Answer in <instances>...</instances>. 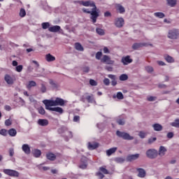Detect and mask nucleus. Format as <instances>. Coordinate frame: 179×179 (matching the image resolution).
I'll return each instance as SVG.
<instances>
[{"mask_svg": "<svg viewBox=\"0 0 179 179\" xmlns=\"http://www.w3.org/2000/svg\"><path fill=\"white\" fill-rule=\"evenodd\" d=\"M145 45V43H134L133 45V48L134 50H138V48H141Z\"/></svg>", "mask_w": 179, "mask_h": 179, "instance_id": "nucleus-26", "label": "nucleus"}, {"mask_svg": "<svg viewBox=\"0 0 179 179\" xmlns=\"http://www.w3.org/2000/svg\"><path fill=\"white\" fill-rule=\"evenodd\" d=\"M116 27H122L124 26V18H117L115 21Z\"/></svg>", "mask_w": 179, "mask_h": 179, "instance_id": "nucleus-13", "label": "nucleus"}, {"mask_svg": "<svg viewBox=\"0 0 179 179\" xmlns=\"http://www.w3.org/2000/svg\"><path fill=\"white\" fill-rule=\"evenodd\" d=\"M103 83L106 86H108V85H110V80L108 78H105L103 80Z\"/></svg>", "mask_w": 179, "mask_h": 179, "instance_id": "nucleus-51", "label": "nucleus"}, {"mask_svg": "<svg viewBox=\"0 0 179 179\" xmlns=\"http://www.w3.org/2000/svg\"><path fill=\"white\" fill-rule=\"evenodd\" d=\"M45 59L48 62H52L55 61V57L52 56L51 54H48L45 55Z\"/></svg>", "mask_w": 179, "mask_h": 179, "instance_id": "nucleus-21", "label": "nucleus"}, {"mask_svg": "<svg viewBox=\"0 0 179 179\" xmlns=\"http://www.w3.org/2000/svg\"><path fill=\"white\" fill-rule=\"evenodd\" d=\"M17 134V131H16V129H11L8 131V135H10V136H16Z\"/></svg>", "mask_w": 179, "mask_h": 179, "instance_id": "nucleus-30", "label": "nucleus"}, {"mask_svg": "<svg viewBox=\"0 0 179 179\" xmlns=\"http://www.w3.org/2000/svg\"><path fill=\"white\" fill-rule=\"evenodd\" d=\"M171 125L176 128H179V119H177L173 122L171 123Z\"/></svg>", "mask_w": 179, "mask_h": 179, "instance_id": "nucleus-32", "label": "nucleus"}, {"mask_svg": "<svg viewBox=\"0 0 179 179\" xmlns=\"http://www.w3.org/2000/svg\"><path fill=\"white\" fill-rule=\"evenodd\" d=\"M101 61L104 64H108V65H113L114 64V61L111 60V58L107 55H104Z\"/></svg>", "mask_w": 179, "mask_h": 179, "instance_id": "nucleus-9", "label": "nucleus"}, {"mask_svg": "<svg viewBox=\"0 0 179 179\" xmlns=\"http://www.w3.org/2000/svg\"><path fill=\"white\" fill-rule=\"evenodd\" d=\"M146 156L149 159H155V157H157V151L154 149H150L146 152Z\"/></svg>", "mask_w": 179, "mask_h": 179, "instance_id": "nucleus-6", "label": "nucleus"}, {"mask_svg": "<svg viewBox=\"0 0 179 179\" xmlns=\"http://www.w3.org/2000/svg\"><path fill=\"white\" fill-rule=\"evenodd\" d=\"M116 135L119 136V138H122L123 139H125L126 141H132L134 139V136H130L128 133L122 132L120 131H117L116 132Z\"/></svg>", "mask_w": 179, "mask_h": 179, "instance_id": "nucleus-4", "label": "nucleus"}, {"mask_svg": "<svg viewBox=\"0 0 179 179\" xmlns=\"http://www.w3.org/2000/svg\"><path fill=\"white\" fill-rule=\"evenodd\" d=\"M46 110H49V111H56V113H59V114H62L64 113V109L59 107L51 108V106H45Z\"/></svg>", "mask_w": 179, "mask_h": 179, "instance_id": "nucleus-10", "label": "nucleus"}, {"mask_svg": "<svg viewBox=\"0 0 179 179\" xmlns=\"http://www.w3.org/2000/svg\"><path fill=\"white\" fill-rule=\"evenodd\" d=\"M9 155L10 156H13V155H15V151H13V149H10L9 150Z\"/></svg>", "mask_w": 179, "mask_h": 179, "instance_id": "nucleus-60", "label": "nucleus"}, {"mask_svg": "<svg viewBox=\"0 0 179 179\" xmlns=\"http://www.w3.org/2000/svg\"><path fill=\"white\" fill-rule=\"evenodd\" d=\"M147 100L148 101H155L156 100V97L155 96H148L147 98Z\"/></svg>", "mask_w": 179, "mask_h": 179, "instance_id": "nucleus-50", "label": "nucleus"}, {"mask_svg": "<svg viewBox=\"0 0 179 179\" xmlns=\"http://www.w3.org/2000/svg\"><path fill=\"white\" fill-rule=\"evenodd\" d=\"M103 52L105 54H108V52H110V50H108V48H107V47L103 48Z\"/></svg>", "mask_w": 179, "mask_h": 179, "instance_id": "nucleus-59", "label": "nucleus"}, {"mask_svg": "<svg viewBox=\"0 0 179 179\" xmlns=\"http://www.w3.org/2000/svg\"><path fill=\"white\" fill-rule=\"evenodd\" d=\"M155 16H156V17H159V19H163V17H164V13H154Z\"/></svg>", "mask_w": 179, "mask_h": 179, "instance_id": "nucleus-33", "label": "nucleus"}, {"mask_svg": "<svg viewBox=\"0 0 179 179\" xmlns=\"http://www.w3.org/2000/svg\"><path fill=\"white\" fill-rule=\"evenodd\" d=\"M138 135H139L140 138H145V136H146V133H145L143 131H140Z\"/></svg>", "mask_w": 179, "mask_h": 179, "instance_id": "nucleus-53", "label": "nucleus"}, {"mask_svg": "<svg viewBox=\"0 0 179 179\" xmlns=\"http://www.w3.org/2000/svg\"><path fill=\"white\" fill-rule=\"evenodd\" d=\"M48 30L51 33H57V31H59L61 30V27H59L58 25H55V26L49 27Z\"/></svg>", "mask_w": 179, "mask_h": 179, "instance_id": "nucleus-15", "label": "nucleus"}, {"mask_svg": "<svg viewBox=\"0 0 179 179\" xmlns=\"http://www.w3.org/2000/svg\"><path fill=\"white\" fill-rule=\"evenodd\" d=\"M86 100L88 103H92V101H93V95H89V94L85 93L82 96L80 101L85 103Z\"/></svg>", "mask_w": 179, "mask_h": 179, "instance_id": "nucleus-7", "label": "nucleus"}, {"mask_svg": "<svg viewBox=\"0 0 179 179\" xmlns=\"http://www.w3.org/2000/svg\"><path fill=\"white\" fill-rule=\"evenodd\" d=\"M20 16L21 17H24L26 16V10L24 8H21L20 11Z\"/></svg>", "mask_w": 179, "mask_h": 179, "instance_id": "nucleus-37", "label": "nucleus"}, {"mask_svg": "<svg viewBox=\"0 0 179 179\" xmlns=\"http://www.w3.org/2000/svg\"><path fill=\"white\" fill-rule=\"evenodd\" d=\"M145 71L147 72H148V73H150L153 72V67H152L150 66H145Z\"/></svg>", "mask_w": 179, "mask_h": 179, "instance_id": "nucleus-39", "label": "nucleus"}, {"mask_svg": "<svg viewBox=\"0 0 179 179\" xmlns=\"http://www.w3.org/2000/svg\"><path fill=\"white\" fill-rule=\"evenodd\" d=\"M115 152H117V148H113L106 151V155L108 156H111V155H113V153H115Z\"/></svg>", "mask_w": 179, "mask_h": 179, "instance_id": "nucleus-25", "label": "nucleus"}, {"mask_svg": "<svg viewBox=\"0 0 179 179\" xmlns=\"http://www.w3.org/2000/svg\"><path fill=\"white\" fill-rule=\"evenodd\" d=\"M0 135H3V136H6L8 135V131L5 129H2L0 130Z\"/></svg>", "mask_w": 179, "mask_h": 179, "instance_id": "nucleus-38", "label": "nucleus"}, {"mask_svg": "<svg viewBox=\"0 0 179 179\" xmlns=\"http://www.w3.org/2000/svg\"><path fill=\"white\" fill-rule=\"evenodd\" d=\"M75 48L78 50V51H83V46L79 43H75Z\"/></svg>", "mask_w": 179, "mask_h": 179, "instance_id": "nucleus-29", "label": "nucleus"}, {"mask_svg": "<svg viewBox=\"0 0 179 179\" xmlns=\"http://www.w3.org/2000/svg\"><path fill=\"white\" fill-rule=\"evenodd\" d=\"M106 69H107V71H108L109 72H112V71H113V67L107 66V67L106 68Z\"/></svg>", "mask_w": 179, "mask_h": 179, "instance_id": "nucleus-64", "label": "nucleus"}, {"mask_svg": "<svg viewBox=\"0 0 179 179\" xmlns=\"http://www.w3.org/2000/svg\"><path fill=\"white\" fill-rule=\"evenodd\" d=\"M5 125H6V127H9L10 125H12V121H10V120H6L5 121Z\"/></svg>", "mask_w": 179, "mask_h": 179, "instance_id": "nucleus-49", "label": "nucleus"}, {"mask_svg": "<svg viewBox=\"0 0 179 179\" xmlns=\"http://www.w3.org/2000/svg\"><path fill=\"white\" fill-rule=\"evenodd\" d=\"M116 9L117 10H119L120 13H124V12H125V8L120 4L116 6Z\"/></svg>", "mask_w": 179, "mask_h": 179, "instance_id": "nucleus-28", "label": "nucleus"}, {"mask_svg": "<svg viewBox=\"0 0 179 179\" xmlns=\"http://www.w3.org/2000/svg\"><path fill=\"white\" fill-rule=\"evenodd\" d=\"M117 122L119 125H124V124H125V121L124 120V119L121 118L117 119Z\"/></svg>", "mask_w": 179, "mask_h": 179, "instance_id": "nucleus-43", "label": "nucleus"}, {"mask_svg": "<svg viewBox=\"0 0 179 179\" xmlns=\"http://www.w3.org/2000/svg\"><path fill=\"white\" fill-rule=\"evenodd\" d=\"M166 152H167V150L166 149V148L163 146H161L159 148V156H164V155L166 154Z\"/></svg>", "mask_w": 179, "mask_h": 179, "instance_id": "nucleus-24", "label": "nucleus"}, {"mask_svg": "<svg viewBox=\"0 0 179 179\" xmlns=\"http://www.w3.org/2000/svg\"><path fill=\"white\" fill-rule=\"evenodd\" d=\"M99 171H101V173H103V174H108V170H107V166H101L99 168Z\"/></svg>", "mask_w": 179, "mask_h": 179, "instance_id": "nucleus-27", "label": "nucleus"}, {"mask_svg": "<svg viewBox=\"0 0 179 179\" xmlns=\"http://www.w3.org/2000/svg\"><path fill=\"white\" fill-rule=\"evenodd\" d=\"M167 5L171 8H174L177 5V0H166Z\"/></svg>", "mask_w": 179, "mask_h": 179, "instance_id": "nucleus-23", "label": "nucleus"}, {"mask_svg": "<svg viewBox=\"0 0 179 179\" xmlns=\"http://www.w3.org/2000/svg\"><path fill=\"white\" fill-rule=\"evenodd\" d=\"M97 148H99V143H88V149H90V150H93L94 149H97Z\"/></svg>", "mask_w": 179, "mask_h": 179, "instance_id": "nucleus-17", "label": "nucleus"}, {"mask_svg": "<svg viewBox=\"0 0 179 179\" xmlns=\"http://www.w3.org/2000/svg\"><path fill=\"white\" fill-rule=\"evenodd\" d=\"M15 69L17 72H22V71H23V66L22 65L17 66Z\"/></svg>", "mask_w": 179, "mask_h": 179, "instance_id": "nucleus-45", "label": "nucleus"}, {"mask_svg": "<svg viewBox=\"0 0 179 179\" xmlns=\"http://www.w3.org/2000/svg\"><path fill=\"white\" fill-rule=\"evenodd\" d=\"M23 152L26 153V155H30V147L27 144H24L22 148Z\"/></svg>", "mask_w": 179, "mask_h": 179, "instance_id": "nucleus-18", "label": "nucleus"}, {"mask_svg": "<svg viewBox=\"0 0 179 179\" xmlns=\"http://www.w3.org/2000/svg\"><path fill=\"white\" fill-rule=\"evenodd\" d=\"M136 170L138 173V177L140 178H145V177H146V171H145V169L142 168H138Z\"/></svg>", "mask_w": 179, "mask_h": 179, "instance_id": "nucleus-11", "label": "nucleus"}, {"mask_svg": "<svg viewBox=\"0 0 179 179\" xmlns=\"http://www.w3.org/2000/svg\"><path fill=\"white\" fill-rule=\"evenodd\" d=\"M80 3L83 6H90L91 8H92V11L86 8H83V12H84L85 13H90L91 19L93 23H96L97 20V17L99 16V11L97 10V7H96V5L94 4V2H93L92 1H80Z\"/></svg>", "mask_w": 179, "mask_h": 179, "instance_id": "nucleus-1", "label": "nucleus"}, {"mask_svg": "<svg viewBox=\"0 0 179 179\" xmlns=\"http://www.w3.org/2000/svg\"><path fill=\"white\" fill-rule=\"evenodd\" d=\"M96 176H97L98 177H99L100 179H103V178L104 177V176L101 173V172H97L96 173Z\"/></svg>", "mask_w": 179, "mask_h": 179, "instance_id": "nucleus-54", "label": "nucleus"}, {"mask_svg": "<svg viewBox=\"0 0 179 179\" xmlns=\"http://www.w3.org/2000/svg\"><path fill=\"white\" fill-rule=\"evenodd\" d=\"M34 155L35 157H40V156H41V151H40V150H34Z\"/></svg>", "mask_w": 179, "mask_h": 179, "instance_id": "nucleus-31", "label": "nucleus"}, {"mask_svg": "<svg viewBox=\"0 0 179 179\" xmlns=\"http://www.w3.org/2000/svg\"><path fill=\"white\" fill-rule=\"evenodd\" d=\"M3 173L10 177H19V172L12 169H4Z\"/></svg>", "mask_w": 179, "mask_h": 179, "instance_id": "nucleus-5", "label": "nucleus"}, {"mask_svg": "<svg viewBox=\"0 0 179 179\" xmlns=\"http://www.w3.org/2000/svg\"><path fill=\"white\" fill-rule=\"evenodd\" d=\"M90 84L91 86H97V82H96L94 80H90Z\"/></svg>", "mask_w": 179, "mask_h": 179, "instance_id": "nucleus-47", "label": "nucleus"}, {"mask_svg": "<svg viewBox=\"0 0 179 179\" xmlns=\"http://www.w3.org/2000/svg\"><path fill=\"white\" fill-rule=\"evenodd\" d=\"M101 55H103V54L101 53V52H98L96 54V59H100L101 58Z\"/></svg>", "mask_w": 179, "mask_h": 179, "instance_id": "nucleus-48", "label": "nucleus"}, {"mask_svg": "<svg viewBox=\"0 0 179 179\" xmlns=\"http://www.w3.org/2000/svg\"><path fill=\"white\" fill-rule=\"evenodd\" d=\"M108 78H109L110 79H112L113 80H115V76L113 75V74H109L108 76Z\"/></svg>", "mask_w": 179, "mask_h": 179, "instance_id": "nucleus-58", "label": "nucleus"}, {"mask_svg": "<svg viewBox=\"0 0 179 179\" xmlns=\"http://www.w3.org/2000/svg\"><path fill=\"white\" fill-rule=\"evenodd\" d=\"M173 136H174V134H173V132L168 133L167 138H169V139H171V138H173Z\"/></svg>", "mask_w": 179, "mask_h": 179, "instance_id": "nucleus-57", "label": "nucleus"}, {"mask_svg": "<svg viewBox=\"0 0 179 179\" xmlns=\"http://www.w3.org/2000/svg\"><path fill=\"white\" fill-rule=\"evenodd\" d=\"M46 157L48 160H51L52 162H54V160L57 159V156L51 152L46 154Z\"/></svg>", "mask_w": 179, "mask_h": 179, "instance_id": "nucleus-20", "label": "nucleus"}, {"mask_svg": "<svg viewBox=\"0 0 179 179\" xmlns=\"http://www.w3.org/2000/svg\"><path fill=\"white\" fill-rule=\"evenodd\" d=\"M38 125H41V127H47L48 125V120L47 119H39L38 120Z\"/></svg>", "mask_w": 179, "mask_h": 179, "instance_id": "nucleus-16", "label": "nucleus"}, {"mask_svg": "<svg viewBox=\"0 0 179 179\" xmlns=\"http://www.w3.org/2000/svg\"><path fill=\"white\" fill-rule=\"evenodd\" d=\"M42 29L45 30V29H50V22L42 23Z\"/></svg>", "mask_w": 179, "mask_h": 179, "instance_id": "nucleus-35", "label": "nucleus"}, {"mask_svg": "<svg viewBox=\"0 0 179 179\" xmlns=\"http://www.w3.org/2000/svg\"><path fill=\"white\" fill-rule=\"evenodd\" d=\"M42 169L44 171H47V170H50V167H48V166H43V167H42Z\"/></svg>", "mask_w": 179, "mask_h": 179, "instance_id": "nucleus-63", "label": "nucleus"}, {"mask_svg": "<svg viewBox=\"0 0 179 179\" xmlns=\"http://www.w3.org/2000/svg\"><path fill=\"white\" fill-rule=\"evenodd\" d=\"M96 33H97L98 34H99L100 36H103V34H104V30H103V29H100V28H97V29H96Z\"/></svg>", "mask_w": 179, "mask_h": 179, "instance_id": "nucleus-41", "label": "nucleus"}, {"mask_svg": "<svg viewBox=\"0 0 179 179\" xmlns=\"http://www.w3.org/2000/svg\"><path fill=\"white\" fill-rule=\"evenodd\" d=\"M80 120V117H79L78 115L74 116V117H73L74 122H79Z\"/></svg>", "mask_w": 179, "mask_h": 179, "instance_id": "nucleus-52", "label": "nucleus"}, {"mask_svg": "<svg viewBox=\"0 0 179 179\" xmlns=\"http://www.w3.org/2000/svg\"><path fill=\"white\" fill-rule=\"evenodd\" d=\"M43 103L45 104V107H55L57 106H61L62 107L65 106V103H66V101L61 98H56L55 101L47 99L43 100Z\"/></svg>", "mask_w": 179, "mask_h": 179, "instance_id": "nucleus-2", "label": "nucleus"}, {"mask_svg": "<svg viewBox=\"0 0 179 179\" xmlns=\"http://www.w3.org/2000/svg\"><path fill=\"white\" fill-rule=\"evenodd\" d=\"M41 93H45V92H47V87L44 84H41Z\"/></svg>", "mask_w": 179, "mask_h": 179, "instance_id": "nucleus-40", "label": "nucleus"}, {"mask_svg": "<svg viewBox=\"0 0 179 179\" xmlns=\"http://www.w3.org/2000/svg\"><path fill=\"white\" fill-rule=\"evenodd\" d=\"M4 80L8 85H13V83H15V80H16V78L9 75H6L4 77Z\"/></svg>", "mask_w": 179, "mask_h": 179, "instance_id": "nucleus-8", "label": "nucleus"}, {"mask_svg": "<svg viewBox=\"0 0 179 179\" xmlns=\"http://www.w3.org/2000/svg\"><path fill=\"white\" fill-rule=\"evenodd\" d=\"M152 128L154 129V131H160L163 129V126L157 123L152 125Z\"/></svg>", "mask_w": 179, "mask_h": 179, "instance_id": "nucleus-22", "label": "nucleus"}, {"mask_svg": "<svg viewBox=\"0 0 179 179\" xmlns=\"http://www.w3.org/2000/svg\"><path fill=\"white\" fill-rule=\"evenodd\" d=\"M38 111L41 115H44V114H45V110L44 109V108H43V106L39 107L38 108Z\"/></svg>", "mask_w": 179, "mask_h": 179, "instance_id": "nucleus-34", "label": "nucleus"}, {"mask_svg": "<svg viewBox=\"0 0 179 179\" xmlns=\"http://www.w3.org/2000/svg\"><path fill=\"white\" fill-rule=\"evenodd\" d=\"M179 37V31L178 29H171L169 31L168 38L171 40H177Z\"/></svg>", "mask_w": 179, "mask_h": 179, "instance_id": "nucleus-3", "label": "nucleus"}, {"mask_svg": "<svg viewBox=\"0 0 179 179\" xmlns=\"http://www.w3.org/2000/svg\"><path fill=\"white\" fill-rule=\"evenodd\" d=\"M37 85V83H36L35 81L31 80V81H29V83L27 84V89H28V90H30V89H31L32 87H34Z\"/></svg>", "mask_w": 179, "mask_h": 179, "instance_id": "nucleus-19", "label": "nucleus"}, {"mask_svg": "<svg viewBox=\"0 0 179 179\" xmlns=\"http://www.w3.org/2000/svg\"><path fill=\"white\" fill-rule=\"evenodd\" d=\"M4 108L6 110V111H10L11 110V108L9 106H6Z\"/></svg>", "mask_w": 179, "mask_h": 179, "instance_id": "nucleus-62", "label": "nucleus"}, {"mask_svg": "<svg viewBox=\"0 0 179 179\" xmlns=\"http://www.w3.org/2000/svg\"><path fill=\"white\" fill-rule=\"evenodd\" d=\"M157 138L156 137H153V138H149L148 139V143H149V145H152V143H153V142H155V141H157Z\"/></svg>", "mask_w": 179, "mask_h": 179, "instance_id": "nucleus-46", "label": "nucleus"}, {"mask_svg": "<svg viewBox=\"0 0 179 179\" xmlns=\"http://www.w3.org/2000/svg\"><path fill=\"white\" fill-rule=\"evenodd\" d=\"M117 98L119 100H122L124 99V94H122V92H117Z\"/></svg>", "mask_w": 179, "mask_h": 179, "instance_id": "nucleus-44", "label": "nucleus"}, {"mask_svg": "<svg viewBox=\"0 0 179 179\" xmlns=\"http://www.w3.org/2000/svg\"><path fill=\"white\" fill-rule=\"evenodd\" d=\"M50 84L53 86V87H57L58 85H57V83H55L54 81H52V80H50Z\"/></svg>", "mask_w": 179, "mask_h": 179, "instance_id": "nucleus-55", "label": "nucleus"}, {"mask_svg": "<svg viewBox=\"0 0 179 179\" xmlns=\"http://www.w3.org/2000/svg\"><path fill=\"white\" fill-rule=\"evenodd\" d=\"M87 167V164H86V163L81 164L80 165V169H86Z\"/></svg>", "mask_w": 179, "mask_h": 179, "instance_id": "nucleus-56", "label": "nucleus"}, {"mask_svg": "<svg viewBox=\"0 0 179 179\" xmlns=\"http://www.w3.org/2000/svg\"><path fill=\"white\" fill-rule=\"evenodd\" d=\"M121 62L123 65H128V64H131V62H132V59H131V57L129 56H126L122 58Z\"/></svg>", "mask_w": 179, "mask_h": 179, "instance_id": "nucleus-12", "label": "nucleus"}, {"mask_svg": "<svg viewBox=\"0 0 179 179\" xmlns=\"http://www.w3.org/2000/svg\"><path fill=\"white\" fill-rule=\"evenodd\" d=\"M165 59L167 61V62H174V59L170 56H166Z\"/></svg>", "mask_w": 179, "mask_h": 179, "instance_id": "nucleus-42", "label": "nucleus"}, {"mask_svg": "<svg viewBox=\"0 0 179 179\" xmlns=\"http://www.w3.org/2000/svg\"><path fill=\"white\" fill-rule=\"evenodd\" d=\"M157 64H158V65H160L161 66H163L166 65V64L164 62H162V61H158Z\"/></svg>", "mask_w": 179, "mask_h": 179, "instance_id": "nucleus-61", "label": "nucleus"}, {"mask_svg": "<svg viewBox=\"0 0 179 179\" xmlns=\"http://www.w3.org/2000/svg\"><path fill=\"white\" fill-rule=\"evenodd\" d=\"M120 80H128V76L127 74H122L120 76Z\"/></svg>", "mask_w": 179, "mask_h": 179, "instance_id": "nucleus-36", "label": "nucleus"}, {"mask_svg": "<svg viewBox=\"0 0 179 179\" xmlns=\"http://www.w3.org/2000/svg\"><path fill=\"white\" fill-rule=\"evenodd\" d=\"M139 159V154L128 155L127 157V162H134V160H137Z\"/></svg>", "mask_w": 179, "mask_h": 179, "instance_id": "nucleus-14", "label": "nucleus"}]
</instances>
